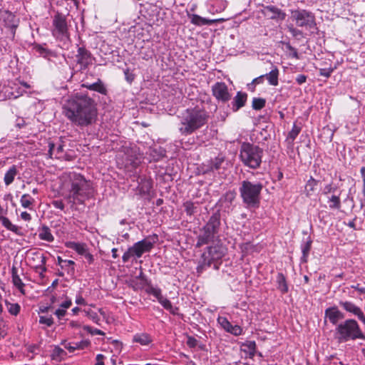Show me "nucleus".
<instances>
[{"label":"nucleus","instance_id":"obj_1","mask_svg":"<svg viewBox=\"0 0 365 365\" xmlns=\"http://www.w3.org/2000/svg\"><path fill=\"white\" fill-rule=\"evenodd\" d=\"M62 113L72 125L81 128L95 123L98 116L94 99L88 94L78 93L65 101Z\"/></svg>","mask_w":365,"mask_h":365},{"label":"nucleus","instance_id":"obj_2","mask_svg":"<svg viewBox=\"0 0 365 365\" xmlns=\"http://www.w3.org/2000/svg\"><path fill=\"white\" fill-rule=\"evenodd\" d=\"M62 195L71 206L83 204L93 194L91 184L83 175L76 172L65 173L62 175Z\"/></svg>","mask_w":365,"mask_h":365},{"label":"nucleus","instance_id":"obj_3","mask_svg":"<svg viewBox=\"0 0 365 365\" xmlns=\"http://www.w3.org/2000/svg\"><path fill=\"white\" fill-rule=\"evenodd\" d=\"M209 114L204 108L195 106L189 108L180 115L179 132L182 135H189L205 126L209 120Z\"/></svg>","mask_w":365,"mask_h":365},{"label":"nucleus","instance_id":"obj_4","mask_svg":"<svg viewBox=\"0 0 365 365\" xmlns=\"http://www.w3.org/2000/svg\"><path fill=\"white\" fill-rule=\"evenodd\" d=\"M263 185L260 182L243 180L239 188L240 197L247 208H257L260 203V194Z\"/></svg>","mask_w":365,"mask_h":365},{"label":"nucleus","instance_id":"obj_5","mask_svg":"<svg viewBox=\"0 0 365 365\" xmlns=\"http://www.w3.org/2000/svg\"><path fill=\"white\" fill-rule=\"evenodd\" d=\"M335 338L339 342H346L356 339H365V334L354 319H346L340 323L335 329Z\"/></svg>","mask_w":365,"mask_h":365},{"label":"nucleus","instance_id":"obj_6","mask_svg":"<svg viewBox=\"0 0 365 365\" xmlns=\"http://www.w3.org/2000/svg\"><path fill=\"white\" fill-rule=\"evenodd\" d=\"M263 150L250 143H243L240 147V158L244 165L252 169L259 168L262 163Z\"/></svg>","mask_w":365,"mask_h":365},{"label":"nucleus","instance_id":"obj_7","mask_svg":"<svg viewBox=\"0 0 365 365\" xmlns=\"http://www.w3.org/2000/svg\"><path fill=\"white\" fill-rule=\"evenodd\" d=\"M220 225V216L218 213L213 214L203 227L197 237V247H201L212 242L218 233Z\"/></svg>","mask_w":365,"mask_h":365},{"label":"nucleus","instance_id":"obj_8","mask_svg":"<svg viewBox=\"0 0 365 365\" xmlns=\"http://www.w3.org/2000/svg\"><path fill=\"white\" fill-rule=\"evenodd\" d=\"M291 19L296 26L307 30L316 29L315 15L306 9H294L291 11Z\"/></svg>","mask_w":365,"mask_h":365},{"label":"nucleus","instance_id":"obj_9","mask_svg":"<svg viewBox=\"0 0 365 365\" xmlns=\"http://www.w3.org/2000/svg\"><path fill=\"white\" fill-rule=\"evenodd\" d=\"M154 245V242L149 238H145L135 243L132 247L124 252L122 259L123 262H127L132 257H140L145 252H150Z\"/></svg>","mask_w":365,"mask_h":365},{"label":"nucleus","instance_id":"obj_10","mask_svg":"<svg viewBox=\"0 0 365 365\" xmlns=\"http://www.w3.org/2000/svg\"><path fill=\"white\" fill-rule=\"evenodd\" d=\"M52 35L59 41H65L69 38L68 28L65 16L61 14H56L52 21Z\"/></svg>","mask_w":365,"mask_h":365},{"label":"nucleus","instance_id":"obj_11","mask_svg":"<svg viewBox=\"0 0 365 365\" xmlns=\"http://www.w3.org/2000/svg\"><path fill=\"white\" fill-rule=\"evenodd\" d=\"M95 58L86 47L80 46L78 48L77 53L76 54V62L79 66L80 71L87 69L93 64Z\"/></svg>","mask_w":365,"mask_h":365},{"label":"nucleus","instance_id":"obj_12","mask_svg":"<svg viewBox=\"0 0 365 365\" xmlns=\"http://www.w3.org/2000/svg\"><path fill=\"white\" fill-rule=\"evenodd\" d=\"M213 96L218 102L225 103L231 99L227 86L224 82H217L212 86Z\"/></svg>","mask_w":365,"mask_h":365},{"label":"nucleus","instance_id":"obj_13","mask_svg":"<svg viewBox=\"0 0 365 365\" xmlns=\"http://www.w3.org/2000/svg\"><path fill=\"white\" fill-rule=\"evenodd\" d=\"M122 164L127 169L135 168L140 163L137 153L133 148H125V153L122 156Z\"/></svg>","mask_w":365,"mask_h":365},{"label":"nucleus","instance_id":"obj_14","mask_svg":"<svg viewBox=\"0 0 365 365\" xmlns=\"http://www.w3.org/2000/svg\"><path fill=\"white\" fill-rule=\"evenodd\" d=\"M19 19L12 13H6L4 19V29L7 30V37L14 38L16 28L19 26Z\"/></svg>","mask_w":365,"mask_h":365},{"label":"nucleus","instance_id":"obj_15","mask_svg":"<svg viewBox=\"0 0 365 365\" xmlns=\"http://www.w3.org/2000/svg\"><path fill=\"white\" fill-rule=\"evenodd\" d=\"M261 11L269 19L283 21L286 17V14L282 10L272 5L264 6Z\"/></svg>","mask_w":365,"mask_h":365},{"label":"nucleus","instance_id":"obj_16","mask_svg":"<svg viewBox=\"0 0 365 365\" xmlns=\"http://www.w3.org/2000/svg\"><path fill=\"white\" fill-rule=\"evenodd\" d=\"M217 321L225 331L235 336H239L242 332V329L240 326L232 325L225 317H218Z\"/></svg>","mask_w":365,"mask_h":365},{"label":"nucleus","instance_id":"obj_17","mask_svg":"<svg viewBox=\"0 0 365 365\" xmlns=\"http://www.w3.org/2000/svg\"><path fill=\"white\" fill-rule=\"evenodd\" d=\"M187 16L190 20V22L197 26H202L205 25H211L217 22H223L224 19H208L204 17H202L197 14H187Z\"/></svg>","mask_w":365,"mask_h":365},{"label":"nucleus","instance_id":"obj_18","mask_svg":"<svg viewBox=\"0 0 365 365\" xmlns=\"http://www.w3.org/2000/svg\"><path fill=\"white\" fill-rule=\"evenodd\" d=\"M341 306L346 312L356 316L365 324V316L361 309L351 302H340Z\"/></svg>","mask_w":365,"mask_h":365},{"label":"nucleus","instance_id":"obj_19","mask_svg":"<svg viewBox=\"0 0 365 365\" xmlns=\"http://www.w3.org/2000/svg\"><path fill=\"white\" fill-rule=\"evenodd\" d=\"M6 214V210L0 205V221L2 225L8 230L13 232L18 235H21V228L17 225L12 224L9 219L5 217Z\"/></svg>","mask_w":365,"mask_h":365},{"label":"nucleus","instance_id":"obj_20","mask_svg":"<svg viewBox=\"0 0 365 365\" xmlns=\"http://www.w3.org/2000/svg\"><path fill=\"white\" fill-rule=\"evenodd\" d=\"M247 100V94L242 91H238L231 103L232 110L234 112L239 110L241 108L245 106Z\"/></svg>","mask_w":365,"mask_h":365},{"label":"nucleus","instance_id":"obj_21","mask_svg":"<svg viewBox=\"0 0 365 365\" xmlns=\"http://www.w3.org/2000/svg\"><path fill=\"white\" fill-rule=\"evenodd\" d=\"M325 317L327 318L331 324H336L339 320L344 319V317L337 307H332L325 310Z\"/></svg>","mask_w":365,"mask_h":365},{"label":"nucleus","instance_id":"obj_22","mask_svg":"<svg viewBox=\"0 0 365 365\" xmlns=\"http://www.w3.org/2000/svg\"><path fill=\"white\" fill-rule=\"evenodd\" d=\"M81 87L86 88L90 91H96L103 95H106L107 93V89L100 78H98L97 81L93 83H82Z\"/></svg>","mask_w":365,"mask_h":365},{"label":"nucleus","instance_id":"obj_23","mask_svg":"<svg viewBox=\"0 0 365 365\" xmlns=\"http://www.w3.org/2000/svg\"><path fill=\"white\" fill-rule=\"evenodd\" d=\"M62 344L70 353H73L76 350H82L87 348L89 346L90 342L87 340H82L81 341L67 343L65 341L62 342Z\"/></svg>","mask_w":365,"mask_h":365},{"label":"nucleus","instance_id":"obj_24","mask_svg":"<svg viewBox=\"0 0 365 365\" xmlns=\"http://www.w3.org/2000/svg\"><path fill=\"white\" fill-rule=\"evenodd\" d=\"M48 146V153L51 158L53 155H54V158L57 159L64 158V145L62 143H59L58 145H56L54 143H50Z\"/></svg>","mask_w":365,"mask_h":365},{"label":"nucleus","instance_id":"obj_25","mask_svg":"<svg viewBox=\"0 0 365 365\" xmlns=\"http://www.w3.org/2000/svg\"><path fill=\"white\" fill-rule=\"evenodd\" d=\"M11 278L13 284L19 290L21 294H25V290L24 289L25 284L18 274L17 268L14 266H13L11 268Z\"/></svg>","mask_w":365,"mask_h":365},{"label":"nucleus","instance_id":"obj_26","mask_svg":"<svg viewBox=\"0 0 365 365\" xmlns=\"http://www.w3.org/2000/svg\"><path fill=\"white\" fill-rule=\"evenodd\" d=\"M224 162V158L222 156H217L215 159L207 162V165H205L206 167L204 172L210 173L215 170H217L220 168L221 165Z\"/></svg>","mask_w":365,"mask_h":365},{"label":"nucleus","instance_id":"obj_27","mask_svg":"<svg viewBox=\"0 0 365 365\" xmlns=\"http://www.w3.org/2000/svg\"><path fill=\"white\" fill-rule=\"evenodd\" d=\"M38 238L48 242H52L54 240L51 229L45 225L38 229Z\"/></svg>","mask_w":365,"mask_h":365},{"label":"nucleus","instance_id":"obj_28","mask_svg":"<svg viewBox=\"0 0 365 365\" xmlns=\"http://www.w3.org/2000/svg\"><path fill=\"white\" fill-rule=\"evenodd\" d=\"M65 246L68 248L75 250L78 255H83L88 251L85 243L76 242L73 241L66 242Z\"/></svg>","mask_w":365,"mask_h":365},{"label":"nucleus","instance_id":"obj_29","mask_svg":"<svg viewBox=\"0 0 365 365\" xmlns=\"http://www.w3.org/2000/svg\"><path fill=\"white\" fill-rule=\"evenodd\" d=\"M279 69L277 66H273V68L268 73L264 74V78L267 80L268 83L271 86H276L279 83Z\"/></svg>","mask_w":365,"mask_h":365},{"label":"nucleus","instance_id":"obj_30","mask_svg":"<svg viewBox=\"0 0 365 365\" xmlns=\"http://www.w3.org/2000/svg\"><path fill=\"white\" fill-rule=\"evenodd\" d=\"M19 171L16 165H13L6 172L4 178V181L6 185H9L11 184L16 175L18 174Z\"/></svg>","mask_w":365,"mask_h":365},{"label":"nucleus","instance_id":"obj_31","mask_svg":"<svg viewBox=\"0 0 365 365\" xmlns=\"http://www.w3.org/2000/svg\"><path fill=\"white\" fill-rule=\"evenodd\" d=\"M208 255L212 260L221 259L224 252L221 247L212 246L208 248Z\"/></svg>","mask_w":365,"mask_h":365},{"label":"nucleus","instance_id":"obj_32","mask_svg":"<svg viewBox=\"0 0 365 365\" xmlns=\"http://www.w3.org/2000/svg\"><path fill=\"white\" fill-rule=\"evenodd\" d=\"M327 202L330 210H339L341 207V202L339 195H332L328 197Z\"/></svg>","mask_w":365,"mask_h":365},{"label":"nucleus","instance_id":"obj_33","mask_svg":"<svg viewBox=\"0 0 365 365\" xmlns=\"http://www.w3.org/2000/svg\"><path fill=\"white\" fill-rule=\"evenodd\" d=\"M312 240L309 237H307V241L305 242H304L301 246V249H302V261L304 262H306L307 261L309 253L312 248Z\"/></svg>","mask_w":365,"mask_h":365},{"label":"nucleus","instance_id":"obj_34","mask_svg":"<svg viewBox=\"0 0 365 365\" xmlns=\"http://www.w3.org/2000/svg\"><path fill=\"white\" fill-rule=\"evenodd\" d=\"M58 264L61 266L62 269L68 268V272L74 273L75 272V262L73 260L63 259L61 257H57Z\"/></svg>","mask_w":365,"mask_h":365},{"label":"nucleus","instance_id":"obj_35","mask_svg":"<svg viewBox=\"0 0 365 365\" xmlns=\"http://www.w3.org/2000/svg\"><path fill=\"white\" fill-rule=\"evenodd\" d=\"M277 288L282 294L288 292V286L286 278L282 273H278L277 276Z\"/></svg>","mask_w":365,"mask_h":365},{"label":"nucleus","instance_id":"obj_36","mask_svg":"<svg viewBox=\"0 0 365 365\" xmlns=\"http://www.w3.org/2000/svg\"><path fill=\"white\" fill-rule=\"evenodd\" d=\"M158 301L166 310L169 311L171 314H178V308L173 307L170 301L167 298L162 297Z\"/></svg>","mask_w":365,"mask_h":365},{"label":"nucleus","instance_id":"obj_37","mask_svg":"<svg viewBox=\"0 0 365 365\" xmlns=\"http://www.w3.org/2000/svg\"><path fill=\"white\" fill-rule=\"evenodd\" d=\"M242 350L247 353L250 357L255 354L256 343L254 341H249L244 343L242 346Z\"/></svg>","mask_w":365,"mask_h":365},{"label":"nucleus","instance_id":"obj_38","mask_svg":"<svg viewBox=\"0 0 365 365\" xmlns=\"http://www.w3.org/2000/svg\"><path fill=\"white\" fill-rule=\"evenodd\" d=\"M133 341L139 343L141 345H148L152 341V339L149 334L141 333L134 335Z\"/></svg>","mask_w":365,"mask_h":365},{"label":"nucleus","instance_id":"obj_39","mask_svg":"<svg viewBox=\"0 0 365 365\" xmlns=\"http://www.w3.org/2000/svg\"><path fill=\"white\" fill-rule=\"evenodd\" d=\"M20 202L24 208L31 210L35 200L31 196H30V195L24 194L21 197Z\"/></svg>","mask_w":365,"mask_h":365},{"label":"nucleus","instance_id":"obj_40","mask_svg":"<svg viewBox=\"0 0 365 365\" xmlns=\"http://www.w3.org/2000/svg\"><path fill=\"white\" fill-rule=\"evenodd\" d=\"M317 184L318 181L311 177L305 185V193L307 196L309 197L313 194L316 190Z\"/></svg>","mask_w":365,"mask_h":365},{"label":"nucleus","instance_id":"obj_41","mask_svg":"<svg viewBox=\"0 0 365 365\" xmlns=\"http://www.w3.org/2000/svg\"><path fill=\"white\" fill-rule=\"evenodd\" d=\"M6 309L9 314L17 316L21 310V306L18 303H11L8 301L5 302Z\"/></svg>","mask_w":365,"mask_h":365},{"label":"nucleus","instance_id":"obj_42","mask_svg":"<svg viewBox=\"0 0 365 365\" xmlns=\"http://www.w3.org/2000/svg\"><path fill=\"white\" fill-rule=\"evenodd\" d=\"M182 207L187 215L191 216L197 212V206L195 205V203L192 201L187 200L185 202Z\"/></svg>","mask_w":365,"mask_h":365},{"label":"nucleus","instance_id":"obj_43","mask_svg":"<svg viewBox=\"0 0 365 365\" xmlns=\"http://www.w3.org/2000/svg\"><path fill=\"white\" fill-rule=\"evenodd\" d=\"M301 129V126L294 123L292 130L288 133L287 140H289L290 143H293L297 135L299 134Z\"/></svg>","mask_w":365,"mask_h":365},{"label":"nucleus","instance_id":"obj_44","mask_svg":"<svg viewBox=\"0 0 365 365\" xmlns=\"http://www.w3.org/2000/svg\"><path fill=\"white\" fill-rule=\"evenodd\" d=\"M266 104V100L262 98H254L252 99V107L255 110L262 109Z\"/></svg>","mask_w":365,"mask_h":365},{"label":"nucleus","instance_id":"obj_45","mask_svg":"<svg viewBox=\"0 0 365 365\" xmlns=\"http://www.w3.org/2000/svg\"><path fill=\"white\" fill-rule=\"evenodd\" d=\"M65 351L59 346H55L51 353V357L54 360H61L66 356Z\"/></svg>","mask_w":365,"mask_h":365},{"label":"nucleus","instance_id":"obj_46","mask_svg":"<svg viewBox=\"0 0 365 365\" xmlns=\"http://www.w3.org/2000/svg\"><path fill=\"white\" fill-rule=\"evenodd\" d=\"M145 291L148 294H152L154 297H155L158 300L163 297L162 292L160 288L149 286Z\"/></svg>","mask_w":365,"mask_h":365},{"label":"nucleus","instance_id":"obj_47","mask_svg":"<svg viewBox=\"0 0 365 365\" xmlns=\"http://www.w3.org/2000/svg\"><path fill=\"white\" fill-rule=\"evenodd\" d=\"M235 197L236 194L234 191H228L222 196L220 200H224L231 205Z\"/></svg>","mask_w":365,"mask_h":365},{"label":"nucleus","instance_id":"obj_48","mask_svg":"<svg viewBox=\"0 0 365 365\" xmlns=\"http://www.w3.org/2000/svg\"><path fill=\"white\" fill-rule=\"evenodd\" d=\"M39 323L46 324L47 327H51L53 324V319L51 317L40 316Z\"/></svg>","mask_w":365,"mask_h":365},{"label":"nucleus","instance_id":"obj_49","mask_svg":"<svg viewBox=\"0 0 365 365\" xmlns=\"http://www.w3.org/2000/svg\"><path fill=\"white\" fill-rule=\"evenodd\" d=\"M288 30L293 37H304L303 32L293 26H288Z\"/></svg>","mask_w":365,"mask_h":365},{"label":"nucleus","instance_id":"obj_50","mask_svg":"<svg viewBox=\"0 0 365 365\" xmlns=\"http://www.w3.org/2000/svg\"><path fill=\"white\" fill-rule=\"evenodd\" d=\"M51 205H53V207L59 209L61 211H64L65 210V204L61 200H53L51 202Z\"/></svg>","mask_w":365,"mask_h":365},{"label":"nucleus","instance_id":"obj_51","mask_svg":"<svg viewBox=\"0 0 365 365\" xmlns=\"http://www.w3.org/2000/svg\"><path fill=\"white\" fill-rule=\"evenodd\" d=\"M333 71H334V69L331 67L320 68L319 69V75L322 76L326 77V78H329L331 76Z\"/></svg>","mask_w":365,"mask_h":365},{"label":"nucleus","instance_id":"obj_52","mask_svg":"<svg viewBox=\"0 0 365 365\" xmlns=\"http://www.w3.org/2000/svg\"><path fill=\"white\" fill-rule=\"evenodd\" d=\"M286 47L291 52V55H292V58H294L296 59L299 58L297 50L295 48H294L292 46H291L289 43H287Z\"/></svg>","mask_w":365,"mask_h":365},{"label":"nucleus","instance_id":"obj_53","mask_svg":"<svg viewBox=\"0 0 365 365\" xmlns=\"http://www.w3.org/2000/svg\"><path fill=\"white\" fill-rule=\"evenodd\" d=\"M84 329L85 330H87L88 332H90L91 334H95V335H104V332L102 331L100 329H92L91 327H84Z\"/></svg>","mask_w":365,"mask_h":365},{"label":"nucleus","instance_id":"obj_54","mask_svg":"<svg viewBox=\"0 0 365 365\" xmlns=\"http://www.w3.org/2000/svg\"><path fill=\"white\" fill-rule=\"evenodd\" d=\"M55 315L59 319H61L62 317H63L66 314V310L63 309H61V308H58L56 310L55 312Z\"/></svg>","mask_w":365,"mask_h":365},{"label":"nucleus","instance_id":"obj_55","mask_svg":"<svg viewBox=\"0 0 365 365\" xmlns=\"http://www.w3.org/2000/svg\"><path fill=\"white\" fill-rule=\"evenodd\" d=\"M307 78V76H305L304 74H300L297 76L296 81L299 85H302L306 82Z\"/></svg>","mask_w":365,"mask_h":365},{"label":"nucleus","instance_id":"obj_56","mask_svg":"<svg viewBox=\"0 0 365 365\" xmlns=\"http://www.w3.org/2000/svg\"><path fill=\"white\" fill-rule=\"evenodd\" d=\"M150 154L153 155V160L156 161L163 156L162 151H160V153H157L156 150H151Z\"/></svg>","mask_w":365,"mask_h":365},{"label":"nucleus","instance_id":"obj_57","mask_svg":"<svg viewBox=\"0 0 365 365\" xmlns=\"http://www.w3.org/2000/svg\"><path fill=\"white\" fill-rule=\"evenodd\" d=\"M360 173L361 175L362 182H363L362 192H363V195L365 196V167L361 168Z\"/></svg>","mask_w":365,"mask_h":365},{"label":"nucleus","instance_id":"obj_58","mask_svg":"<svg viewBox=\"0 0 365 365\" xmlns=\"http://www.w3.org/2000/svg\"><path fill=\"white\" fill-rule=\"evenodd\" d=\"M136 279H139L141 280V284H142V286H144L145 284H148V280L145 276V274H143V272H140V273L139 274V275L138 277H136Z\"/></svg>","mask_w":365,"mask_h":365},{"label":"nucleus","instance_id":"obj_59","mask_svg":"<svg viewBox=\"0 0 365 365\" xmlns=\"http://www.w3.org/2000/svg\"><path fill=\"white\" fill-rule=\"evenodd\" d=\"M105 359V356L103 354H98L96 356V363L94 365H104L103 360Z\"/></svg>","mask_w":365,"mask_h":365},{"label":"nucleus","instance_id":"obj_60","mask_svg":"<svg viewBox=\"0 0 365 365\" xmlns=\"http://www.w3.org/2000/svg\"><path fill=\"white\" fill-rule=\"evenodd\" d=\"M21 217L22 220L26 222H30L31 220V215L27 212H22L21 213Z\"/></svg>","mask_w":365,"mask_h":365},{"label":"nucleus","instance_id":"obj_61","mask_svg":"<svg viewBox=\"0 0 365 365\" xmlns=\"http://www.w3.org/2000/svg\"><path fill=\"white\" fill-rule=\"evenodd\" d=\"M83 256L85 257L89 264H91L93 262V255L89 253L88 251L86 252V254L83 255Z\"/></svg>","mask_w":365,"mask_h":365},{"label":"nucleus","instance_id":"obj_62","mask_svg":"<svg viewBox=\"0 0 365 365\" xmlns=\"http://www.w3.org/2000/svg\"><path fill=\"white\" fill-rule=\"evenodd\" d=\"M72 304L71 299H67L65 302H62L60 305V308L66 310V309L69 308Z\"/></svg>","mask_w":365,"mask_h":365},{"label":"nucleus","instance_id":"obj_63","mask_svg":"<svg viewBox=\"0 0 365 365\" xmlns=\"http://www.w3.org/2000/svg\"><path fill=\"white\" fill-rule=\"evenodd\" d=\"M351 287L355 290H357L360 294H365V287H360L359 284L356 285H351Z\"/></svg>","mask_w":365,"mask_h":365},{"label":"nucleus","instance_id":"obj_64","mask_svg":"<svg viewBox=\"0 0 365 365\" xmlns=\"http://www.w3.org/2000/svg\"><path fill=\"white\" fill-rule=\"evenodd\" d=\"M264 75H262L257 78H255L252 82V84L253 85H257V84H259V83H262L263 81H264Z\"/></svg>","mask_w":365,"mask_h":365}]
</instances>
